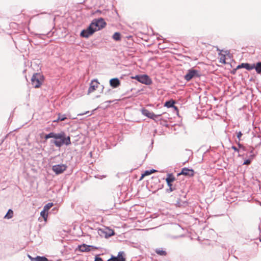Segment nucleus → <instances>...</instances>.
Segmentation results:
<instances>
[{"label":"nucleus","mask_w":261,"mask_h":261,"mask_svg":"<svg viewBox=\"0 0 261 261\" xmlns=\"http://www.w3.org/2000/svg\"><path fill=\"white\" fill-rule=\"evenodd\" d=\"M251 163V161L250 160H246L245 161L244 163V165H249Z\"/></svg>","instance_id":"obj_28"},{"label":"nucleus","mask_w":261,"mask_h":261,"mask_svg":"<svg viewBox=\"0 0 261 261\" xmlns=\"http://www.w3.org/2000/svg\"><path fill=\"white\" fill-rule=\"evenodd\" d=\"M174 103H175V101L173 100H171L166 101L164 104V106L167 107L168 108H171L173 106Z\"/></svg>","instance_id":"obj_20"},{"label":"nucleus","mask_w":261,"mask_h":261,"mask_svg":"<svg viewBox=\"0 0 261 261\" xmlns=\"http://www.w3.org/2000/svg\"><path fill=\"white\" fill-rule=\"evenodd\" d=\"M95 32H96L95 29L94 30L90 24L87 29L83 30L80 35L83 37L88 38Z\"/></svg>","instance_id":"obj_7"},{"label":"nucleus","mask_w":261,"mask_h":261,"mask_svg":"<svg viewBox=\"0 0 261 261\" xmlns=\"http://www.w3.org/2000/svg\"><path fill=\"white\" fill-rule=\"evenodd\" d=\"M184 175L189 177H192L194 175V171L193 169L184 168L182 169L181 172L178 174V175Z\"/></svg>","instance_id":"obj_11"},{"label":"nucleus","mask_w":261,"mask_h":261,"mask_svg":"<svg viewBox=\"0 0 261 261\" xmlns=\"http://www.w3.org/2000/svg\"><path fill=\"white\" fill-rule=\"evenodd\" d=\"M132 78L145 85H149L152 83L151 79L147 75H138Z\"/></svg>","instance_id":"obj_5"},{"label":"nucleus","mask_w":261,"mask_h":261,"mask_svg":"<svg viewBox=\"0 0 261 261\" xmlns=\"http://www.w3.org/2000/svg\"><path fill=\"white\" fill-rule=\"evenodd\" d=\"M231 148H232V149H233V150H234V151H237V152H238V151H239V149H238L236 146H232L231 147Z\"/></svg>","instance_id":"obj_30"},{"label":"nucleus","mask_w":261,"mask_h":261,"mask_svg":"<svg viewBox=\"0 0 261 261\" xmlns=\"http://www.w3.org/2000/svg\"><path fill=\"white\" fill-rule=\"evenodd\" d=\"M200 75L199 70L191 68L188 71L187 73L184 76V79L187 81H190L192 79L199 77Z\"/></svg>","instance_id":"obj_3"},{"label":"nucleus","mask_w":261,"mask_h":261,"mask_svg":"<svg viewBox=\"0 0 261 261\" xmlns=\"http://www.w3.org/2000/svg\"><path fill=\"white\" fill-rule=\"evenodd\" d=\"M113 39L116 41H119L121 39V35L118 32H116L114 34L112 37Z\"/></svg>","instance_id":"obj_22"},{"label":"nucleus","mask_w":261,"mask_h":261,"mask_svg":"<svg viewBox=\"0 0 261 261\" xmlns=\"http://www.w3.org/2000/svg\"><path fill=\"white\" fill-rule=\"evenodd\" d=\"M99 84V83L97 80H92L90 84V86L88 91V94H89L95 91L98 88Z\"/></svg>","instance_id":"obj_10"},{"label":"nucleus","mask_w":261,"mask_h":261,"mask_svg":"<svg viewBox=\"0 0 261 261\" xmlns=\"http://www.w3.org/2000/svg\"><path fill=\"white\" fill-rule=\"evenodd\" d=\"M239 146L240 147H242V146L241 144H239Z\"/></svg>","instance_id":"obj_32"},{"label":"nucleus","mask_w":261,"mask_h":261,"mask_svg":"<svg viewBox=\"0 0 261 261\" xmlns=\"http://www.w3.org/2000/svg\"><path fill=\"white\" fill-rule=\"evenodd\" d=\"M53 170L57 174L62 173L67 169L66 165L64 164L56 165L53 166Z\"/></svg>","instance_id":"obj_9"},{"label":"nucleus","mask_w":261,"mask_h":261,"mask_svg":"<svg viewBox=\"0 0 261 261\" xmlns=\"http://www.w3.org/2000/svg\"><path fill=\"white\" fill-rule=\"evenodd\" d=\"M44 81L43 75L40 73H34L31 78V84L35 88H39Z\"/></svg>","instance_id":"obj_2"},{"label":"nucleus","mask_w":261,"mask_h":261,"mask_svg":"<svg viewBox=\"0 0 261 261\" xmlns=\"http://www.w3.org/2000/svg\"><path fill=\"white\" fill-rule=\"evenodd\" d=\"M94 261H103V260L101 257H99L98 256H96L95 257Z\"/></svg>","instance_id":"obj_27"},{"label":"nucleus","mask_w":261,"mask_h":261,"mask_svg":"<svg viewBox=\"0 0 261 261\" xmlns=\"http://www.w3.org/2000/svg\"><path fill=\"white\" fill-rule=\"evenodd\" d=\"M53 206V203H48L43 207V210L48 212L49 210Z\"/></svg>","instance_id":"obj_26"},{"label":"nucleus","mask_w":261,"mask_h":261,"mask_svg":"<svg viewBox=\"0 0 261 261\" xmlns=\"http://www.w3.org/2000/svg\"><path fill=\"white\" fill-rule=\"evenodd\" d=\"M29 257L31 261H48L47 258L44 256H38L36 257H32L30 255H29Z\"/></svg>","instance_id":"obj_16"},{"label":"nucleus","mask_w":261,"mask_h":261,"mask_svg":"<svg viewBox=\"0 0 261 261\" xmlns=\"http://www.w3.org/2000/svg\"><path fill=\"white\" fill-rule=\"evenodd\" d=\"M49 138H49V135H48V134L46 135L45 136V139L46 140H47V139H49Z\"/></svg>","instance_id":"obj_31"},{"label":"nucleus","mask_w":261,"mask_h":261,"mask_svg":"<svg viewBox=\"0 0 261 261\" xmlns=\"http://www.w3.org/2000/svg\"><path fill=\"white\" fill-rule=\"evenodd\" d=\"M90 247L94 248L93 246L87 245L85 244H83V245H79L78 246L79 250L81 252H88L90 251Z\"/></svg>","instance_id":"obj_14"},{"label":"nucleus","mask_w":261,"mask_h":261,"mask_svg":"<svg viewBox=\"0 0 261 261\" xmlns=\"http://www.w3.org/2000/svg\"><path fill=\"white\" fill-rule=\"evenodd\" d=\"M259 241L261 242V237L259 238Z\"/></svg>","instance_id":"obj_33"},{"label":"nucleus","mask_w":261,"mask_h":261,"mask_svg":"<svg viewBox=\"0 0 261 261\" xmlns=\"http://www.w3.org/2000/svg\"><path fill=\"white\" fill-rule=\"evenodd\" d=\"M110 85L113 88H117L120 85V82L117 78H114L110 81Z\"/></svg>","instance_id":"obj_15"},{"label":"nucleus","mask_w":261,"mask_h":261,"mask_svg":"<svg viewBox=\"0 0 261 261\" xmlns=\"http://www.w3.org/2000/svg\"><path fill=\"white\" fill-rule=\"evenodd\" d=\"M242 133H241V132H238V133H237V137H238V138L239 140H240L241 137H242Z\"/></svg>","instance_id":"obj_29"},{"label":"nucleus","mask_w":261,"mask_h":261,"mask_svg":"<svg viewBox=\"0 0 261 261\" xmlns=\"http://www.w3.org/2000/svg\"><path fill=\"white\" fill-rule=\"evenodd\" d=\"M107 261H125V258L123 256V252H120L117 256H112Z\"/></svg>","instance_id":"obj_12"},{"label":"nucleus","mask_w":261,"mask_h":261,"mask_svg":"<svg viewBox=\"0 0 261 261\" xmlns=\"http://www.w3.org/2000/svg\"><path fill=\"white\" fill-rule=\"evenodd\" d=\"M91 25L95 30V31H98L105 27L106 23L104 19L102 18H99L98 19L95 20L91 24Z\"/></svg>","instance_id":"obj_4"},{"label":"nucleus","mask_w":261,"mask_h":261,"mask_svg":"<svg viewBox=\"0 0 261 261\" xmlns=\"http://www.w3.org/2000/svg\"><path fill=\"white\" fill-rule=\"evenodd\" d=\"M155 252L160 255H162V256H165L167 254V253L165 251L162 250V249H157L155 250Z\"/></svg>","instance_id":"obj_23"},{"label":"nucleus","mask_w":261,"mask_h":261,"mask_svg":"<svg viewBox=\"0 0 261 261\" xmlns=\"http://www.w3.org/2000/svg\"><path fill=\"white\" fill-rule=\"evenodd\" d=\"M156 172V171L155 170H154V169H152V170H151L150 171H146L143 174H142V176L141 177V179H142V178H143L145 176H148L153 173H154Z\"/></svg>","instance_id":"obj_18"},{"label":"nucleus","mask_w":261,"mask_h":261,"mask_svg":"<svg viewBox=\"0 0 261 261\" xmlns=\"http://www.w3.org/2000/svg\"><path fill=\"white\" fill-rule=\"evenodd\" d=\"M254 68L255 69L257 73H261V62L257 63L256 66H255Z\"/></svg>","instance_id":"obj_25"},{"label":"nucleus","mask_w":261,"mask_h":261,"mask_svg":"<svg viewBox=\"0 0 261 261\" xmlns=\"http://www.w3.org/2000/svg\"><path fill=\"white\" fill-rule=\"evenodd\" d=\"M217 50L219 51L218 54V59L219 60V62L223 64H226V56L229 54V52L228 51H224L223 50H220L219 49H217Z\"/></svg>","instance_id":"obj_8"},{"label":"nucleus","mask_w":261,"mask_h":261,"mask_svg":"<svg viewBox=\"0 0 261 261\" xmlns=\"http://www.w3.org/2000/svg\"><path fill=\"white\" fill-rule=\"evenodd\" d=\"M141 112L143 115L155 121H156V119L162 115V114L155 115L153 112H151L149 110L144 108L142 109Z\"/></svg>","instance_id":"obj_6"},{"label":"nucleus","mask_w":261,"mask_h":261,"mask_svg":"<svg viewBox=\"0 0 261 261\" xmlns=\"http://www.w3.org/2000/svg\"><path fill=\"white\" fill-rule=\"evenodd\" d=\"M66 119V117L65 115H61L60 114H59L58 115V118L57 120H55L54 121L55 122H59V121H64Z\"/></svg>","instance_id":"obj_21"},{"label":"nucleus","mask_w":261,"mask_h":261,"mask_svg":"<svg viewBox=\"0 0 261 261\" xmlns=\"http://www.w3.org/2000/svg\"><path fill=\"white\" fill-rule=\"evenodd\" d=\"M40 215L43 217L44 220L46 222L47 221V219L48 217V212L44 211L43 210L40 213Z\"/></svg>","instance_id":"obj_24"},{"label":"nucleus","mask_w":261,"mask_h":261,"mask_svg":"<svg viewBox=\"0 0 261 261\" xmlns=\"http://www.w3.org/2000/svg\"><path fill=\"white\" fill-rule=\"evenodd\" d=\"M175 178L173 175H172V174H168V177L166 180L168 185L170 187H171V186H172L171 182L174 181L175 180Z\"/></svg>","instance_id":"obj_17"},{"label":"nucleus","mask_w":261,"mask_h":261,"mask_svg":"<svg viewBox=\"0 0 261 261\" xmlns=\"http://www.w3.org/2000/svg\"><path fill=\"white\" fill-rule=\"evenodd\" d=\"M48 135L50 138H53L56 139V140L54 141V143L57 147H60L63 144L69 145L71 144L70 137H66V134L64 132H61L58 134L50 133Z\"/></svg>","instance_id":"obj_1"},{"label":"nucleus","mask_w":261,"mask_h":261,"mask_svg":"<svg viewBox=\"0 0 261 261\" xmlns=\"http://www.w3.org/2000/svg\"><path fill=\"white\" fill-rule=\"evenodd\" d=\"M13 217V212L12 210L10 209L8 210L7 213L5 216L6 219H11Z\"/></svg>","instance_id":"obj_19"},{"label":"nucleus","mask_w":261,"mask_h":261,"mask_svg":"<svg viewBox=\"0 0 261 261\" xmlns=\"http://www.w3.org/2000/svg\"><path fill=\"white\" fill-rule=\"evenodd\" d=\"M241 68H244L247 70H252L255 68V65H250L249 63H242L241 65H239L237 67V69H240Z\"/></svg>","instance_id":"obj_13"}]
</instances>
